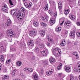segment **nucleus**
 Returning <instances> with one entry per match:
<instances>
[{
    "mask_svg": "<svg viewBox=\"0 0 80 80\" xmlns=\"http://www.w3.org/2000/svg\"><path fill=\"white\" fill-rule=\"evenodd\" d=\"M46 75H48V76H49L50 75V73H49V72H46Z\"/></svg>",
    "mask_w": 80,
    "mask_h": 80,
    "instance_id": "obj_54",
    "label": "nucleus"
},
{
    "mask_svg": "<svg viewBox=\"0 0 80 80\" xmlns=\"http://www.w3.org/2000/svg\"><path fill=\"white\" fill-rule=\"evenodd\" d=\"M47 45L48 47H50V46H51V44L49 42H48L47 43Z\"/></svg>",
    "mask_w": 80,
    "mask_h": 80,
    "instance_id": "obj_36",
    "label": "nucleus"
},
{
    "mask_svg": "<svg viewBox=\"0 0 80 80\" xmlns=\"http://www.w3.org/2000/svg\"><path fill=\"white\" fill-rule=\"evenodd\" d=\"M9 3H10V5L11 6L13 5V3L12 2V1H11V0H9Z\"/></svg>",
    "mask_w": 80,
    "mask_h": 80,
    "instance_id": "obj_41",
    "label": "nucleus"
},
{
    "mask_svg": "<svg viewBox=\"0 0 80 80\" xmlns=\"http://www.w3.org/2000/svg\"><path fill=\"white\" fill-rule=\"evenodd\" d=\"M62 63H60L59 64V66L61 67H62Z\"/></svg>",
    "mask_w": 80,
    "mask_h": 80,
    "instance_id": "obj_61",
    "label": "nucleus"
},
{
    "mask_svg": "<svg viewBox=\"0 0 80 80\" xmlns=\"http://www.w3.org/2000/svg\"><path fill=\"white\" fill-rule=\"evenodd\" d=\"M65 24L66 25H67L68 26H69V25H70V22L69 21H67V22H65Z\"/></svg>",
    "mask_w": 80,
    "mask_h": 80,
    "instance_id": "obj_33",
    "label": "nucleus"
},
{
    "mask_svg": "<svg viewBox=\"0 0 80 80\" xmlns=\"http://www.w3.org/2000/svg\"><path fill=\"white\" fill-rule=\"evenodd\" d=\"M12 50L13 52H14V51H15V49L14 48H12Z\"/></svg>",
    "mask_w": 80,
    "mask_h": 80,
    "instance_id": "obj_56",
    "label": "nucleus"
},
{
    "mask_svg": "<svg viewBox=\"0 0 80 80\" xmlns=\"http://www.w3.org/2000/svg\"><path fill=\"white\" fill-rule=\"evenodd\" d=\"M74 80H78V78H74Z\"/></svg>",
    "mask_w": 80,
    "mask_h": 80,
    "instance_id": "obj_58",
    "label": "nucleus"
},
{
    "mask_svg": "<svg viewBox=\"0 0 80 80\" xmlns=\"http://www.w3.org/2000/svg\"><path fill=\"white\" fill-rule=\"evenodd\" d=\"M65 33L66 34H67V33H68V31H65Z\"/></svg>",
    "mask_w": 80,
    "mask_h": 80,
    "instance_id": "obj_62",
    "label": "nucleus"
},
{
    "mask_svg": "<svg viewBox=\"0 0 80 80\" xmlns=\"http://www.w3.org/2000/svg\"><path fill=\"white\" fill-rule=\"evenodd\" d=\"M18 78H16L15 79H14V80H18Z\"/></svg>",
    "mask_w": 80,
    "mask_h": 80,
    "instance_id": "obj_64",
    "label": "nucleus"
},
{
    "mask_svg": "<svg viewBox=\"0 0 80 80\" xmlns=\"http://www.w3.org/2000/svg\"><path fill=\"white\" fill-rule=\"evenodd\" d=\"M73 54L74 55H75L76 57L77 58H78V54H77V52H73Z\"/></svg>",
    "mask_w": 80,
    "mask_h": 80,
    "instance_id": "obj_28",
    "label": "nucleus"
},
{
    "mask_svg": "<svg viewBox=\"0 0 80 80\" xmlns=\"http://www.w3.org/2000/svg\"><path fill=\"white\" fill-rule=\"evenodd\" d=\"M77 25H78V26H80V22H77Z\"/></svg>",
    "mask_w": 80,
    "mask_h": 80,
    "instance_id": "obj_51",
    "label": "nucleus"
},
{
    "mask_svg": "<svg viewBox=\"0 0 80 80\" xmlns=\"http://www.w3.org/2000/svg\"><path fill=\"white\" fill-rule=\"evenodd\" d=\"M64 13L65 15H68L69 13V11H68V10H66L64 11Z\"/></svg>",
    "mask_w": 80,
    "mask_h": 80,
    "instance_id": "obj_27",
    "label": "nucleus"
},
{
    "mask_svg": "<svg viewBox=\"0 0 80 80\" xmlns=\"http://www.w3.org/2000/svg\"><path fill=\"white\" fill-rule=\"evenodd\" d=\"M42 20L44 21V22H48V17H44L43 18H42Z\"/></svg>",
    "mask_w": 80,
    "mask_h": 80,
    "instance_id": "obj_12",
    "label": "nucleus"
},
{
    "mask_svg": "<svg viewBox=\"0 0 80 80\" xmlns=\"http://www.w3.org/2000/svg\"><path fill=\"white\" fill-rule=\"evenodd\" d=\"M39 50H40V49H39V48H35V52H38V51H39Z\"/></svg>",
    "mask_w": 80,
    "mask_h": 80,
    "instance_id": "obj_30",
    "label": "nucleus"
},
{
    "mask_svg": "<svg viewBox=\"0 0 80 80\" xmlns=\"http://www.w3.org/2000/svg\"><path fill=\"white\" fill-rule=\"evenodd\" d=\"M17 17L18 18H20V17H21L20 16V14H18L17 15Z\"/></svg>",
    "mask_w": 80,
    "mask_h": 80,
    "instance_id": "obj_52",
    "label": "nucleus"
},
{
    "mask_svg": "<svg viewBox=\"0 0 80 80\" xmlns=\"http://www.w3.org/2000/svg\"><path fill=\"white\" fill-rule=\"evenodd\" d=\"M33 24L35 27H37L38 26V23L37 22H33Z\"/></svg>",
    "mask_w": 80,
    "mask_h": 80,
    "instance_id": "obj_21",
    "label": "nucleus"
},
{
    "mask_svg": "<svg viewBox=\"0 0 80 80\" xmlns=\"http://www.w3.org/2000/svg\"><path fill=\"white\" fill-rule=\"evenodd\" d=\"M11 24V20L10 19H8L7 22L5 23V25L6 26H10Z\"/></svg>",
    "mask_w": 80,
    "mask_h": 80,
    "instance_id": "obj_14",
    "label": "nucleus"
},
{
    "mask_svg": "<svg viewBox=\"0 0 80 80\" xmlns=\"http://www.w3.org/2000/svg\"><path fill=\"white\" fill-rule=\"evenodd\" d=\"M40 73L41 74H43V69H41Z\"/></svg>",
    "mask_w": 80,
    "mask_h": 80,
    "instance_id": "obj_50",
    "label": "nucleus"
},
{
    "mask_svg": "<svg viewBox=\"0 0 80 80\" xmlns=\"http://www.w3.org/2000/svg\"><path fill=\"white\" fill-rule=\"evenodd\" d=\"M0 47L1 48V51L2 52H4V51H5V50H6L4 48L3 46V44L1 43H0Z\"/></svg>",
    "mask_w": 80,
    "mask_h": 80,
    "instance_id": "obj_13",
    "label": "nucleus"
},
{
    "mask_svg": "<svg viewBox=\"0 0 80 80\" xmlns=\"http://www.w3.org/2000/svg\"><path fill=\"white\" fill-rule=\"evenodd\" d=\"M5 79H6V78H5V76L4 77H2V80H5Z\"/></svg>",
    "mask_w": 80,
    "mask_h": 80,
    "instance_id": "obj_55",
    "label": "nucleus"
},
{
    "mask_svg": "<svg viewBox=\"0 0 80 80\" xmlns=\"http://www.w3.org/2000/svg\"><path fill=\"white\" fill-rule=\"evenodd\" d=\"M11 14L12 15H16L17 14V11L16 9H14L11 11Z\"/></svg>",
    "mask_w": 80,
    "mask_h": 80,
    "instance_id": "obj_10",
    "label": "nucleus"
},
{
    "mask_svg": "<svg viewBox=\"0 0 80 80\" xmlns=\"http://www.w3.org/2000/svg\"><path fill=\"white\" fill-rule=\"evenodd\" d=\"M62 2H59V3H58V6H62Z\"/></svg>",
    "mask_w": 80,
    "mask_h": 80,
    "instance_id": "obj_44",
    "label": "nucleus"
},
{
    "mask_svg": "<svg viewBox=\"0 0 80 80\" xmlns=\"http://www.w3.org/2000/svg\"><path fill=\"white\" fill-rule=\"evenodd\" d=\"M21 10L22 12H24V11H25V9L23 8H21Z\"/></svg>",
    "mask_w": 80,
    "mask_h": 80,
    "instance_id": "obj_40",
    "label": "nucleus"
},
{
    "mask_svg": "<svg viewBox=\"0 0 80 80\" xmlns=\"http://www.w3.org/2000/svg\"><path fill=\"white\" fill-rule=\"evenodd\" d=\"M32 77L34 80H37L38 79V75L35 72H34L32 75Z\"/></svg>",
    "mask_w": 80,
    "mask_h": 80,
    "instance_id": "obj_4",
    "label": "nucleus"
},
{
    "mask_svg": "<svg viewBox=\"0 0 80 80\" xmlns=\"http://www.w3.org/2000/svg\"><path fill=\"white\" fill-rule=\"evenodd\" d=\"M43 63L44 65H48V61L46 60L43 61Z\"/></svg>",
    "mask_w": 80,
    "mask_h": 80,
    "instance_id": "obj_19",
    "label": "nucleus"
},
{
    "mask_svg": "<svg viewBox=\"0 0 80 80\" xmlns=\"http://www.w3.org/2000/svg\"><path fill=\"white\" fill-rule=\"evenodd\" d=\"M16 63L18 66H21L22 65V62L20 61L17 62Z\"/></svg>",
    "mask_w": 80,
    "mask_h": 80,
    "instance_id": "obj_22",
    "label": "nucleus"
},
{
    "mask_svg": "<svg viewBox=\"0 0 80 80\" xmlns=\"http://www.w3.org/2000/svg\"><path fill=\"white\" fill-rule=\"evenodd\" d=\"M75 33L73 32H71L70 33V36H71L72 37H74L75 36Z\"/></svg>",
    "mask_w": 80,
    "mask_h": 80,
    "instance_id": "obj_20",
    "label": "nucleus"
},
{
    "mask_svg": "<svg viewBox=\"0 0 80 80\" xmlns=\"http://www.w3.org/2000/svg\"><path fill=\"white\" fill-rule=\"evenodd\" d=\"M37 33V31L35 30H32L30 32L29 34L31 36H35Z\"/></svg>",
    "mask_w": 80,
    "mask_h": 80,
    "instance_id": "obj_2",
    "label": "nucleus"
},
{
    "mask_svg": "<svg viewBox=\"0 0 80 80\" xmlns=\"http://www.w3.org/2000/svg\"><path fill=\"white\" fill-rule=\"evenodd\" d=\"M58 8L59 10H61L62 8V6H58Z\"/></svg>",
    "mask_w": 80,
    "mask_h": 80,
    "instance_id": "obj_48",
    "label": "nucleus"
},
{
    "mask_svg": "<svg viewBox=\"0 0 80 80\" xmlns=\"http://www.w3.org/2000/svg\"><path fill=\"white\" fill-rule=\"evenodd\" d=\"M49 42H51V43H52V42H53V39L50 38L48 40Z\"/></svg>",
    "mask_w": 80,
    "mask_h": 80,
    "instance_id": "obj_37",
    "label": "nucleus"
},
{
    "mask_svg": "<svg viewBox=\"0 0 80 80\" xmlns=\"http://www.w3.org/2000/svg\"><path fill=\"white\" fill-rule=\"evenodd\" d=\"M65 22V21H62V22L60 24V25H62L63 23H64V22Z\"/></svg>",
    "mask_w": 80,
    "mask_h": 80,
    "instance_id": "obj_57",
    "label": "nucleus"
},
{
    "mask_svg": "<svg viewBox=\"0 0 80 80\" xmlns=\"http://www.w3.org/2000/svg\"><path fill=\"white\" fill-rule=\"evenodd\" d=\"M58 75H58L59 77H61V75H62V73H59L58 74Z\"/></svg>",
    "mask_w": 80,
    "mask_h": 80,
    "instance_id": "obj_59",
    "label": "nucleus"
},
{
    "mask_svg": "<svg viewBox=\"0 0 80 80\" xmlns=\"http://www.w3.org/2000/svg\"><path fill=\"white\" fill-rule=\"evenodd\" d=\"M60 50V49L57 48L53 50L52 53L54 55H57V53Z\"/></svg>",
    "mask_w": 80,
    "mask_h": 80,
    "instance_id": "obj_1",
    "label": "nucleus"
},
{
    "mask_svg": "<svg viewBox=\"0 0 80 80\" xmlns=\"http://www.w3.org/2000/svg\"><path fill=\"white\" fill-rule=\"evenodd\" d=\"M60 45L61 46H64L65 45V43H63L62 42V43H61Z\"/></svg>",
    "mask_w": 80,
    "mask_h": 80,
    "instance_id": "obj_45",
    "label": "nucleus"
},
{
    "mask_svg": "<svg viewBox=\"0 0 80 80\" xmlns=\"http://www.w3.org/2000/svg\"><path fill=\"white\" fill-rule=\"evenodd\" d=\"M65 70L66 72L68 73H69V72H71V69H70V68L68 66H66L65 67Z\"/></svg>",
    "mask_w": 80,
    "mask_h": 80,
    "instance_id": "obj_8",
    "label": "nucleus"
},
{
    "mask_svg": "<svg viewBox=\"0 0 80 80\" xmlns=\"http://www.w3.org/2000/svg\"><path fill=\"white\" fill-rule=\"evenodd\" d=\"M28 45L29 46L33 47L34 45V42H33V41L31 40L28 43Z\"/></svg>",
    "mask_w": 80,
    "mask_h": 80,
    "instance_id": "obj_9",
    "label": "nucleus"
},
{
    "mask_svg": "<svg viewBox=\"0 0 80 80\" xmlns=\"http://www.w3.org/2000/svg\"><path fill=\"white\" fill-rule=\"evenodd\" d=\"M61 29H62L61 28L58 27V28L56 29V32H60Z\"/></svg>",
    "mask_w": 80,
    "mask_h": 80,
    "instance_id": "obj_26",
    "label": "nucleus"
},
{
    "mask_svg": "<svg viewBox=\"0 0 80 80\" xmlns=\"http://www.w3.org/2000/svg\"><path fill=\"white\" fill-rule=\"evenodd\" d=\"M49 22L51 25H53L55 23V19L53 18H51Z\"/></svg>",
    "mask_w": 80,
    "mask_h": 80,
    "instance_id": "obj_7",
    "label": "nucleus"
},
{
    "mask_svg": "<svg viewBox=\"0 0 80 80\" xmlns=\"http://www.w3.org/2000/svg\"><path fill=\"white\" fill-rule=\"evenodd\" d=\"M17 71H16L15 70H14L11 73V75L12 77H15V73L17 72Z\"/></svg>",
    "mask_w": 80,
    "mask_h": 80,
    "instance_id": "obj_18",
    "label": "nucleus"
},
{
    "mask_svg": "<svg viewBox=\"0 0 80 80\" xmlns=\"http://www.w3.org/2000/svg\"><path fill=\"white\" fill-rule=\"evenodd\" d=\"M3 72L4 73H7V69H4Z\"/></svg>",
    "mask_w": 80,
    "mask_h": 80,
    "instance_id": "obj_46",
    "label": "nucleus"
},
{
    "mask_svg": "<svg viewBox=\"0 0 80 80\" xmlns=\"http://www.w3.org/2000/svg\"><path fill=\"white\" fill-rule=\"evenodd\" d=\"M61 68H62V67L60 66H58L57 67V69H58V70H60V69H61Z\"/></svg>",
    "mask_w": 80,
    "mask_h": 80,
    "instance_id": "obj_43",
    "label": "nucleus"
},
{
    "mask_svg": "<svg viewBox=\"0 0 80 80\" xmlns=\"http://www.w3.org/2000/svg\"><path fill=\"white\" fill-rule=\"evenodd\" d=\"M24 71H27V70H28V68H24Z\"/></svg>",
    "mask_w": 80,
    "mask_h": 80,
    "instance_id": "obj_49",
    "label": "nucleus"
},
{
    "mask_svg": "<svg viewBox=\"0 0 80 80\" xmlns=\"http://www.w3.org/2000/svg\"><path fill=\"white\" fill-rule=\"evenodd\" d=\"M29 6V8H31V6L32 5V2H30L29 4V5H28Z\"/></svg>",
    "mask_w": 80,
    "mask_h": 80,
    "instance_id": "obj_42",
    "label": "nucleus"
},
{
    "mask_svg": "<svg viewBox=\"0 0 80 80\" xmlns=\"http://www.w3.org/2000/svg\"><path fill=\"white\" fill-rule=\"evenodd\" d=\"M49 61L51 63H54V62H55V58H51L50 59Z\"/></svg>",
    "mask_w": 80,
    "mask_h": 80,
    "instance_id": "obj_16",
    "label": "nucleus"
},
{
    "mask_svg": "<svg viewBox=\"0 0 80 80\" xmlns=\"http://www.w3.org/2000/svg\"><path fill=\"white\" fill-rule=\"evenodd\" d=\"M48 52V50L46 49L45 50H43L42 52V54L43 56H46L47 55V53Z\"/></svg>",
    "mask_w": 80,
    "mask_h": 80,
    "instance_id": "obj_5",
    "label": "nucleus"
},
{
    "mask_svg": "<svg viewBox=\"0 0 80 80\" xmlns=\"http://www.w3.org/2000/svg\"><path fill=\"white\" fill-rule=\"evenodd\" d=\"M5 77L6 78H7V79H8V78H9V76H7V75H6L5 76Z\"/></svg>",
    "mask_w": 80,
    "mask_h": 80,
    "instance_id": "obj_53",
    "label": "nucleus"
},
{
    "mask_svg": "<svg viewBox=\"0 0 80 80\" xmlns=\"http://www.w3.org/2000/svg\"><path fill=\"white\" fill-rule=\"evenodd\" d=\"M76 35L78 37H80V32H78L76 33Z\"/></svg>",
    "mask_w": 80,
    "mask_h": 80,
    "instance_id": "obj_38",
    "label": "nucleus"
},
{
    "mask_svg": "<svg viewBox=\"0 0 80 80\" xmlns=\"http://www.w3.org/2000/svg\"><path fill=\"white\" fill-rule=\"evenodd\" d=\"M60 53H61V51H60V50L59 51V52H57V53L56 54V55H56V56H57V57H59L60 56Z\"/></svg>",
    "mask_w": 80,
    "mask_h": 80,
    "instance_id": "obj_25",
    "label": "nucleus"
},
{
    "mask_svg": "<svg viewBox=\"0 0 80 80\" xmlns=\"http://www.w3.org/2000/svg\"><path fill=\"white\" fill-rule=\"evenodd\" d=\"M39 34L41 37H44L45 35V32L43 30H41L39 32Z\"/></svg>",
    "mask_w": 80,
    "mask_h": 80,
    "instance_id": "obj_11",
    "label": "nucleus"
},
{
    "mask_svg": "<svg viewBox=\"0 0 80 80\" xmlns=\"http://www.w3.org/2000/svg\"><path fill=\"white\" fill-rule=\"evenodd\" d=\"M12 62V60H11V59H9L8 60L6 61V63H8V64L10 63V62Z\"/></svg>",
    "mask_w": 80,
    "mask_h": 80,
    "instance_id": "obj_31",
    "label": "nucleus"
},
{
    "mask_svg": "<svg viewBox=\"0 0 80 80\" xmlns=\"http://www.w3.org/2000/svg\"><path fill=\"white\" fill-rule=\"evenodd\" d=\"M39 47L41 48H44V45L42 44H39L38 45Z\"/></svg>",
    "mask_w": 80,
    "mask_h": 80,
    "instance_id": "obj_24",
    "label": "nucleus"
},
{
    "mask_svg": "<svg viewBox=\"0 0 80 80\" xmlns=\"http://www.w3.org/2000/svg\"><path fill=\"white\" fill-rule=\"evenodd\" d=\"M19 14L21 17L25 16V13L24 12H20Z\"/></svg>",
    "mask_w": 80,
    "mask_h": 80,
    "instance_id": "obj_23",
    "label": "nucleus"
},
{
    "mask_svg": "<svg viewBox=\"0 0 80 80\" xmlns=\"http://www.w3.org/2000/svg\"><path fill=\"white\" fill-rule=\"evenodd\" d=\"M48 9V8L47 6H46V7L44 8V9L45 10H47Z\"/></svg>",
    "mask_w": 80,
    "mask_h": 80,
    "instance_id": "obj_47",
    "label": "nucleus"
},
{
    "mask_svg": "<svg viewBox=\"0 0 80 80\" xmlns=\"http://www.w3.org/2000/svg\"><path fill=\"white\" fill-rule=\"evenodd\" d=\"M75 78L73 76H70V80H74Z\"/></svg>",
    "mask_w": 80,
    "mask_h": 80,
    "instance_id": "obj_39",
    "label": "nucleus"
},
{
    "mask_svg": "<svg viewBox=\"0 0 80 80\" xmlns=\"http://www.w3.org/2000/svg\"><path fill=\"white\" fill-rule=\"evenodd\" d=\"M69 17L71 19V20H73L75 19V16H73V14H69Z\"/></svg>",
    "mask_w": 80,
    "mask_h": 80,
    "instance_id": "obj_15",
    "label": "nucleus"
},
{
    "mask_svg": "<svg viewBox=\"0 0 80 80\" xmlns=\"http://www.w3.org/2000/svg\"><path fill=\"white\" fill-rule=\"evenodd\" d=\"M24 5L25 7H26V8H29V6H28V4L27 3L25 2L24 3Z\"/></svg>",
    "mask_w": 80,
    "mask_h": 80,
    "instance_id": "obj_29",
    "label": "nucleus"
},
{
    "mask_svg": "<svg viewBox=\"0 0 80 80\" xmlns=\"http://www.w3.org/2000/svg\"><path fill=\"white\" fill-rule=\"evenodd\" d=\"M33 69L32 68H29L28 69V72H32Z\"/></svg>",
    "mask_w": 80,
    "mask_h": 80,
    "instance_id": "obj_35",
    "label": "nucleus"
},
{
    "mask_svg": "<svg viewBox=\"0 0 80 80\" xmlns=\"http://www.w3.org/2000/svg\"><path fill=\"white\" fill-rule=\"evenodd\" d=\"M1 10L3 12H6L7 11V6L6 5H4L3 7H2Z\"/></svg>",
    "mask_w": 80,
    "mask_h": 80,
    "instance_id": "obj_6",
    "label": "nucleus"
},
{
    "mask_svg": "<svg viewBox=\"0 0 80 80\" xmlns=\"http://www.w3.org/2000/svg\"><path fill=\"white\" fill-rule=\"evenodd\" d=\"M53 69H51V70H49V71L48 72L50 74V75H51L52 73H53Z\"/></svg>",
    "mask_w": 80,
    "mask_h": 80,
    "instance_id": "obj_34",
    "label": "nucleus"
},
{
    "mask_svg": "<svg viewBox=\"0 0 80 80\" xmlns=\"http://www.w3.org/2000/svg\"><path fill=\"white\" fill-rule=\"evenodd\" d=\"M47 38L48 39V40L50 39V37H49V36H47Z\"/></svg>",
    "mask_w": 80,
    "mask_h": 80,
    "instance_id": "obj_60",
    "label": "nucleus"
},
{
    "mask_svg": "<svg viewBox=\"0 0 80 80\" xmlns=\"http://www.w3.org/2000/svg\"><path fill=\"white\" fill-rule=\"evenodd\" d=\"M7 32L8 33V37H11L13 36V32H12V31L11 30L10 31V30H7Z\"/></svg>",
    "mask_w": 80,
    "mask_h": 80,
    "instance_id": "obj_3",
    "label": "nucleus"
},
{
    "mask_svg": "<svg viewBox=\"0 0 80 80\" xmlns=\"http://www.w3.org/2000/svg\"><path fill=\"white\" fill-rule=\"evenodd\" d=\"M41 24L42 26H44V27H46V26H47V24L43 22H41Z\"/></svg>",
    "mask_w": 80,
    "mask_h": 80,
    "instance_id": "obj_32",
    "label": "nucleus"
},
{
    "mask_svg": "<svg viewBox=\"0 0 80 80\" xmlns=\"http://www.w3.org/2000/svg\"><path fill=\"white\" fill-rule=\"evenodd\" d=\"M77 72H80V68L79 69V71L77 70Z\"/></svg>",
    "mask_w": 80,
    "mask_h": 80,
    "instance_id": "obj_63",
    "label": "nucleus"
},
{
    "mask_svg": "<svg viewBox=\"0 0 80 80\" xmlns=\"http://www.w3.org/2000/svg\"><path fill=\"white\" fill-rule=\"evenodd\" d=\"M0 61L1 62H4V57L3 56L1 55H0Z\"/></svg>",
    "mask_w": 80,
    "mask_h": 80,
    "instance_id": "obj_17",
    "label": "nucleus"
}]
</instances>
